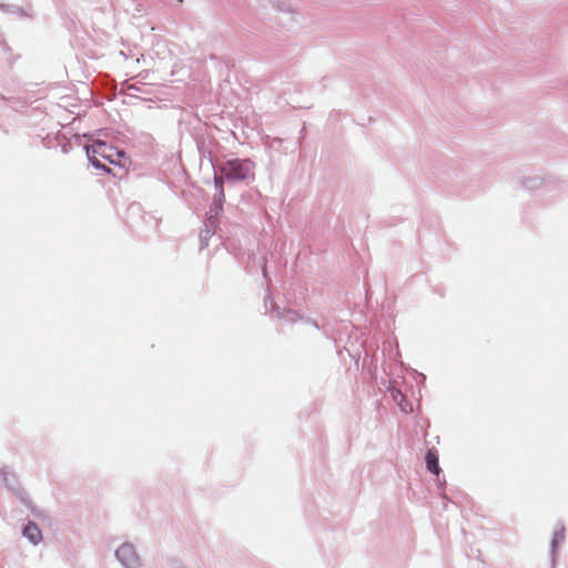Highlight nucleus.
I'll use <instances>...</instances> for the list:
<instances>
[{
    "mask_svg": "<svg viewBox=\"0 0 568 568\" xmlns=\"http://www.w3.org/2000/svg\"><path fill=\"white\" fill-rule=\"evenodd\" d=\"M87 154L95 168H101L108 172L110 170L106 169L104 162L121 165L122 159H124L123 151L102 141H94L91 145L87 146Z\"/></svg>",
    "mask_w": 568,
    "mask_h": 568,
    "instance_id": "f257e3e1",
    "label": "nucleus"
},
{
    "mask_svg": "<svg viewBox=\"0 0 568 568\" xmlns=\"http://www.w3.org/2000/svg\"><path fill=\"white\" fill-rule=\"evenodd\" d=\"M222 173L227 180H245L252 175V163L247 160H230L223 165Z\"/></svg>",
    "mask_w": 568,
    "mask_h": 568,
    "instance_id": "f03ea898",
    "label": "nucleus"
},
{
    "mask_svg": "<svg viewBox=\"0 0 568 568\" xmlns=\"http://www.w3.org/2000/svg\"><path fill=\"white\" fill-rule=\"evenodd\" d=\"M118 559L123 564L126 568H134L139 565V557L135 552V549L132 545L124 544L116 550Z\"/></svg>",
    "mask_w": 568,
    "mask_h": 568,
    "instance_id": "7ed1b4c3",
    "label": "nucleus"
},
{
    "mask_svg": "<svg viewBox=\"0 0 568 568\" xmlns=\"http://www.w3.org/2000/svg\"><path fill=\"white\" fill-rule=\"evenodd\" d=\"M390 395L393 400L397 403L402 412L406 414L413 412V405L405 398V396L399 389H392Z\"/></svg>",
    "mask_w": 568,
    "mask_h": 568,
    "instance_id": "20e7f679",
    "label": "nucleus"
},
{
    "mask_svg": "<svg viewBox=\"0 0 568 568\" xmlns=\"http://www.w3.org/2000/svg\"><path fill=\"white\" fill-rule=\"evenodd\" d=\"M23 535L34 545L40 542L42 539L41 530L34 523H29L24 527Z\"/></svg>",
    "mask_w": 568,
    "mask_h": 568,
    "instance_id": "39448f33",
    "label": "nucleus"
},
{
    "mask_svg": "<svg viewBox=\"0 0 568 568\" xmlns=\"http://www.w3.org/2000/svg\"><path fill=\"white\" fill-rule=\"evenodd\" d=\"M426 465H427V469L435 474V475H438L439 474V465H438V456L436 454V452H433V450H428L427 455H426Z\"/></svg>",
    "mask_w": 568,
    "mask_h": 568,
    "instance_id": "423d86ee",
    "label": "nucleus"
},
{
    "mask_svg": "<svg viewBox=\"0 0 568 568\" xmlns=\"http://www.w3.org/2000/svg\"><path fill=\"white\" fill-rule=\"evenodd\" d=\"M215 183L216 184H221L222 183V179L221 178H215Z\"/></svg>",
    "mask_w": 568,
    "mask_h": 568,
    "instance_id": "0eeeda50",
    "label": "nucleus"
}]
</instances>
